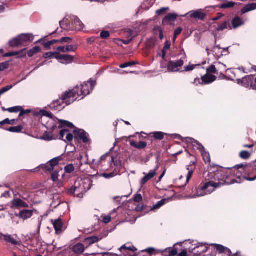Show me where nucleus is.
I'll return each mask as SVG.
<instances>
[{"label": "nucleus", "mask_w": 256, "mask_h": 256, "mask_svg": "<svg viewBox=\"0 0 256 256\" xmlns=\"http://www.w3.org/2000/svg\"><path fill=\"white\" fill-rule=\"evenodd\" d=\"M129 244H126L123 245L122 246L120 247V250L122 252V250H129L132 252H135L137 250L136 248L132 245H130V246H128L127 245Z\"/></svg>", "instance_id": "72a5a7b5"}, {"label": "nucleus", "mask_w": 256, "mask_h": 256, "mask_svg": "<svg viewBox=\"0 0 256 256\" xmlns=\"http://www.w3.org/2000/svg\"><path fill=\"white\" fill-rule=\"evenodd\" d=\"M32 110H24L23 108H22V110H20V113L18 116V118H20L22 116H23L25 114H28L30 113Z\"/></svg>", "instance_id": "13d9d810"}, {"label": "nucleus", "mask_w": 256, "mask_h": 256, "mask_svg": "<svg viewBox=\"0 0 256 256\" xmlns=\"http://www.w3.org/2000/svg\"><path fill=\"white\" fill-rule=\"evenodd\" d=\"M254 76L250 75L246 76L241 79H238L237 82L239 84L246 88H250L254 90Z\"/></svg>", "instance_id": "39448f33"}, {"label": "nucleus", "mask_w": 256, "mask_h": 256, "mask_svg": "<svg viewBox=\"0 0 256 256\" xmlns=\"http://www.w3.org/2000/svg\"><path fill=\"white\" fill-rule=\"evenodd\" d=\"M96 84L95 80L90 79L87 82H84L80 86V92L77 90L78 86H76L73 90L64 92L62 96V100L64 101L66 106L70 105L76 100L79 96H83L82 98H84L86 96L89 94L94 90Z\"/></svg>", "instance_id": "f03ea898"}, {"label": "nucleus", "mask_w": 256, "mask_h": 256, "mask_svg": "<svg viewBox=\"0 0 256 256\" xmlns=\"http://www.w3.org/2000/svg\"><path fill=\"white\" fill-rule=\"evenodd\" d=\"M195 168L196 166L194 164V162H192L191 164L189 166H188L187 168V170L188 171V172L186 176V184L188 182L189 180L191 178L195 170Z\"/></svg>", "instance_id": "b1692460"}, {"label": "nucleus", "mask_w": 256, "mask_h": 256, "mask_svg": "<svg viewBox=\"0 0 256 256\" xmlns=\"http://www.w3.org/2000/svg\"><path fill=\"white\" fill-rule=\"evenodd\" d=\"M192 146L196 148L197 150H199L200 152L204 149V146L196 140H194Z\"/></svg>", "instance_id": "37998d69"}, {"label": "nucleus", "mask_w": 256, "mask_h": 256, "mask_svg": "<svg viewBox=\"0 0 256 256\" xmlns=\"http://www.w3.org/2000/svg\"><path fill=\"white\" fill-rule=\"evenodd\" d=\"M72 25L76 30H80L84 28V24L78 18H75L72 22Z\"/></svg>", "instance_id": "c85d7f7f"}, {"label": "nucleus", "mask_w": 256, "mask_h": 256, "mask_svg": "<svg viewBox=\"0 0 256 256\" xmlns=\"http://www.w3.org/2000/svg\"><path fill=\"white\" fill-rule=\"evenodd\" d=\"M206 72L208 74H216L217 70L216 68L214 65H211L209 68H208L206 70Z\"/></svg>", "instance_id": "3c124183"}, {"label": "nucleus", "mask_w": 256, "mask_h": 256, "mask_svg": "<svg viewBox=\"0 0 256 256\" xmlns=\"http://www.w3.org/2000/svg\"><path fill=\"white\" fill-rule=\"evenodd\" d=\"M228 21H225V22H223L222 23L220 24L218 26V28H216V30L218 32L224 30L228 28Z\"/></svg>", "instance_id": "c9c22d12"}, {"label": "nucleus", "mask_w": 256, "mask_h": 256, "mask_svg": "<svg viewBox=\"0 0 256 256\" xmlns=\"http://www.w3.org/2000/svg\"><path fill=\"white\" fill-rule=\"evenodd\" d=\"M68 132H69V130L67 129H64V130H61L60 132L58 139L64 140V136H65L66 133H68Z\"/></svg>", "instance_id": "864d4df0"}, {"label": "nucleus", "mask_w": 256, "mask_h": 256, "mask_svg": "<svg viewBox=\"0 0 256 256\" xmlns=\"http://www.w3.org/2000/svg\"><path fill=\"white\" fill-rule=\"evenodd\" d=\"M10 64L8 62H5L0 63V72L3 71L9 68Z\"/></svg>", "instance_id": "603ef678"}, {"label": "nucleus", "mask_w": 256, "mask_h": 256, "mask_svg": "<svg viewBox=\"0 0 256 256\" xmlns=\"http://www.w3.org/2000/svg\"><path fill=\"white\" fill-rule=\"evenodd\" d=\"M244 22L238 16L234 17L232 20V27L229 26L231 30L232 28H236L244 24Z\"/></svg>", "instance_id": "aec40b11"}, {"label": "nucleus", "mask_w": 256, "mask_h": 256, "mask_svg": "<svg viewBox=\"0 0 256 256\" xmlns=\"http://www.w3.org/2000/svg\"><path fill=\"white\" fill-rule=\"evenodd\" d=\"M41 50L42 49L39 46H36L28 52V56L29 58H32Z\"/></svg>", "instance_id": "7c9ffc66"}, {"label": "nucleus", "mask_w": 256, "mask_h": 256, "mask_svg": "<svg viewBox=\"0 0 256 256\" xmlns=\"http://www.w3.org/2000/svg\"><path fill=\"white\" fill-rule=\"evenodd\" d=\"M74 170V168L72 164H69L65 166L64 171L67 174H70Z\"/></svg>", "instance_id": "79ce46f5"}, {"label": "nucleus", "mask_w": 256, "mask_h": 256, "mask_svg": "<svg viewBox=\"0 0 256 256\" xmlns=\"http://www.w3.org/2000/svg\"><path fill=\"white\" fill-rule=\"evenodd\" d=\"M56 128H57L56 125L54 124L50 128V131L46 132L42 136V139L45 140H48V141H50V140H54V138L53 136V132H54V130H56Z\"/></svg>", "instance_id": "2eb2a0df"}, {"label": "nucleus", "mask_w": 256, "mask_h": 256, "mask_svg": "<svg viewBox=\"0 0 256 256\" xmlns=\"http://www.w3.org/2000/svg\"><path fill=\"white\" fill-rule=\"evenodd\" d=\"M74 138V135L70 133H68L66 136V140H64V141L65 142H70Z\"/></svg>", "instance_id": "6e6d98bb"}, {"label": "nucleus", "mask_w": 256, "mask_h": 256, "mask_svg": "<svg viewBox=\"0 0 256 256\" xmlns=\"http://www.w3.org/2000/svg\"><path fill=\"white\" fill-rule=\"evenodd\" d=\"M34 36L32 34H21L16 38L10 40L9 43L11 47L15 48L20 45H24L28 42H32Z\"/></svg>", "instance_id": "7ed1b4c3"}, {"label": "nucleus", "mask_w": 256, "mask_h": 256, "mask_svg": "<svg viewBox=\"0 0 256 256\" xmlns=\"http://www.w3.org/2000/svg\"><path fill=\"white\" fill-rule=\"evenodd\" d=\"M10 206L12 209L20 210L22 208H28V204L23 200L14 198L10 202Z\"/></svg>", "instance_id": "0eeeda50"}, {"label": "nucleus", "mask_w": 256, "mask_h": 256, "mask_svg": "<svg viewBox=\"0 0 256 256\" xmlns=\"http://www.w3.org/2000/svg\"><path fill=\"white\" fill-rule=\"evenodd\" d=\"M56 59L60 60L62 64H68L74 62V56L69 54H61L58 52V56H56Z\"/></svg>", "instance_id": "9d476101"}, {"label": "nucleus", "mask_w": 256, "mask_h": 256, "mask_svg": "<svg viewBox=\"0 0 256 256\" xmlns=\"http://www.w3.org/2000/svg\"><path fill=\"white\" fill-rule=\"evenodd\" d=\"M58 43H60V39L59 40H52L48 41V42H47V43L46 44H45V48L46 50H50L51 46H52L54 44H58Z\"/></svg>", "instance_id": "e433bc0d"}, {"label": "nucleus", "mask_w": 256, "mask_h": 256, "mask_svg": "<svg viewBox=\"0 0 256 256\" xmlns=\"http://www.w3.org/2000/svg\"><path fill=\"white\" fill-rule=\"evenodd\" d=\"M167 135V134L162 132H155L150 133L148 138V140L154 138L155 140H161L164 138L165 136Z\"/></svg>", "instance_id": "dca6fc26"}, {"label": "nucleus", "mask_w": 256, "mask_h": 256, "mask_svg": "<svg viewBox=\"0 0 256 256\" xmlns=\"http://www.w3.org/2000/svg\"><path fill=\"white\" fill-rule=\"evenodd\" d=\"M215 247H216V250L220 253L222 254V253L224 252L226 250H228L229 252H231V251L230 250H229L227 248H226L222 245L216 244H215Z\"/></svg>", "instance_id": "58836bf2"}, {"label": "nucleus", "mask_w": 256, "mask_h": 256, "mask_svg": "<svg viewBox=\"0 0 256 256\" xmlns=\"http://www.w3.org/2000/svg\"><path fill=\"white\" fill-rule=\"evenodd\" d=\"M62 160L61 156L56 157L48 162L46 164H42L36 168L31 170L32 172L38 171L39 168L45 170L46 172H52L54 170V167L58 164V162Z\"/></svg>", "instance_id": "20e7f679"}, {"label": "nucleus", "mask_w": 256, "mask_h": 256, "mask_svg": "<svg viewBox=\"0 0 256 256\" xmlns=\"http://www.w3.org/2000/svg\"><path fill=\"white\" fill-rule=\"evenodd\" d=\"M116 175L114 172H112L110 174L104 173L102 174V176L106 178H112Z\"/></svg>", "instance_id": "680f3d73"}, {"label": "nucleus", "mask_w": 256, "mask_h": 256, "mask_svg": "<svg viewBox=\"0 0 256 256\" xmlns=\"http://www.w3.org/2000/svg\"><path fill=\"white\" fill-rule=\"evenodd\" d=\"M166 202V199H162L161 200L158 202L154 206L152 210H156L164 205Z\"/></svg>", "instance_id": "ea45409f"}, {"label": "nucleus", "mask_w": 256, "mask_h": 256, "mask_svg": "<svg viewBox=\"0 0 256 256\" xmlns=\"http://www.w3.org/2000/svg\"><path fill=\"white\" fill-rule=\"evenodd\" d=\"M159 168V165L158 164L155 168L154 170H150L148 174H146L145 172H144V174L145 175V176L140 180V184L142 186H144L146 183L152 178L155 176L156 174V171Z\"/></svg>", "instance_id": "1a4fd4ad"}, {"label": "nucleus", "mask_w": 256, "mask_h": 256, "mask_svg": "<svg viewBox=\"0 0 256 256\" xmlns=\"http://www.w3.org/2000/svg\"><path fill=\"white\" fill-rule=\"evenodd\" d=\"M15 84H14V85H9V86H7L5 87L2 88L0 90V96L4 94V93L7 92L10 89H12Z\"/></svg>", "instance_id": "8fccbe9b"}, {"label": "nucleus", "mask_w": 256, "mask_h": 256, "mask_svg": "<svg viewBox=\"0 0 256 256\" xmlns=\"http://www.w3.org/2000/svg\"><path fill=\"white\" fill-rule=\"evenodd\" d=\"M168 249H166L164 252H166ZM169 254L168 256H175L178 254V250L176 248H174L172 250H170V248L168 249Z\"/></svg>", "instance_id": "bf43d9fd"}, {"label": "nucleus", "mask_w": 256, "mask_h": 256, "mask_svg": "<svg viewBox=\"0 0 256 256\" xmlns=\"http://www.w3.org/2000/svg\"><path fill=\"white\" fill-rule=\"evenodd\" d=\"M54 228L56 234H61L64 230V222L62 218H58L56 220H52Z\"/></svg>", "instance_id": "9b49d317"}, {"label": "nucleus", "mask_w": 256, "mask_h": 256, "mask_svg": "<svg viewBox=\"0 0 256 256\" xmlns=\"http://www.w3.org/2000/svg\"><path fill=\"white\" fill-rule=\"evenodd\" d=\"M190 16L192 18H194L204 20L206 17V14L204 12H201L200 10H197L192 12Z\"/></svg>", "instance_id": "4be33fe9"}, {"label": "nucleus", "mask_w": 256, "mask_h": 256, "mask_svg": "<svg viewBox=\"0 0 256 256\" xmlns=\"http://www.w3.org/2000/svg\"><path fill=\"white\" fill-rule=\"evenodd\" d=\"M184 61L181 58L176 61H170L168 64V70L169 72H176L184 65Z\"/></svg>", "instance_id": "6e6552de"}, {"label": "nucleus", "mask_w": 256, "mask_h": 256, "mask_svg": "<svg viewBox=\"0 0 256 256\" xmlns=\"http://www.w3.org/2000/svg\"><path fill=\"white\" fill-rule=\"evenodd\" d=\"M82 192V188L76 186L75 184L74 186L68 189V193L70 194H74L78 198H82L83 195Z\"/></svg>", "instance_id": "f3484780"}, {"label": "nucleus", "mask_w": 256, "mask_h": 256, "mask_svg": "<svg viewBox=\"0 0 256 256\" xmlns=\"http://www.w3.org/2000/svg\"><path fill=\"white\" fill-rule=\"evenodd\" d=\"M111 217L110 216H106L103 218L102 221L104 224H108L110 222Z\"/></svg>", "instance_id": "774afa93"}, {"label": "nucleus", "mask_w": 256, "mask_h": 256, "mask_svg": "<svg viewBox=\"0 0 256 256\" xmlns=\"http://www.w3.org/2000/svg\"><path fill=\"white\" fill-rule=\"evenodd\" d=\"M4 240L7 242L10 243L14 246L18 245L19 244L18 241L16 240L14 238L9 234H6L4 236Z\"/></svg>", "instance_id": "cd10ccee"}, {"label": "nucleus", "mask_w": 256, "mask_h": 256, "mask_svg": "<svg viewBox=\"0 0 256 256\" xmlns=\"http://www.w3.org/2000/svg\"><path fill=\"white\" fill-rule=\"evenodd\" d=\"M256 9V4L252 3L246 5L244 7L242 8L241 10V12L242 14H244L248 12H250L252 10H254Z\"/></svg>", "instance_id": "bb28decb"}, {"label": "nucleus", "mask_w": 256, "mask_h": 256, "mask_svg": "<svg viewBox=\"0 0 256 256\" xmlns=\"http://www.w3.org/2000/svg\"><path fill=\"white\" fill-rule=\"evenodd\" d=\"M202 156L205 163H208L210 162V157L209 153L204 152L202 153Z\"/></svg>", "instance_id": "49530a36"}, {"label": "nucleus", "mask_w": 256, "mask_h": 256, "mask_svg": "<svg viewBox=\"0 0 256 256\" xmlns=\"http://www.w3.org/2000/svg\"><path fill=\"white\" fill-rule=\"evenodd\" d=\"M58 122L60 123V126H58L59 129L62 128L64 127H67L70 128H75L74 126L68 121L63 120H58Z\"/></svg>", "instance_id": "a878e982"}, {"label": "nucleus", "mask_w": 256, "mask_h": 256, "mask_svg": "<svg viewBox=\"0 0 256 256\" xmlns=\"http://www.w3.org/2000/svg\"><path fill=\"white\" fill-rule=\"evenodd\" d=\"M110 36V32L106 30H103L100 32V38L103 39H106L108 38Z\"/></svg>", "instance_id": "4d7b16f0"}, {"label": "nucleus", "mask_w": 256, "mask_h": 256, "mask_svg": "<svg viewBox=\"0 0 256 256\" xmlns=\"http://www.w3.org/2000/svg\"><path fill=\"white\" fill-rule=\"evenodd\" d=\"M235 2L232 1L230 2H224L221 5V8H231L234 6Z\"/></svg>", "instance_id": "4c0bfd02"}, {"label": "nucleus", "mask_w": 256, "mask_h": 256, "mask_svg": "<svg viewBox=\"0 0 256 256\" xmlns=\"http://www.w3.org/2000/svg\"><path fill=\"white\" fill-rule=\"evenodd\" d=\"M70 249L76 254H82L85 250L84 245L82 243H78L74 246L71 245Z\"/></svg>", "instance_id": "a211bd4d"}, {"label": "nucleus", "mask_w": 256, "mask_h": 256, "mask_svg": "<svg viewBox=\"0 0 256 256\" xmlns=\"http://www.w3.org/2000/svg\"><path fill=\"white\" fill-rule=\"evenodd\" d=\"M56 49L62 52H74L77 50L78 47L76 45H67L58 46Z\"/></svg>", "instance_id": "4468645a"}, {"label": "nucleus", "mask_w": 256, "mask_h": 256, "mask_svg": "<svg viewBox=\"0 0 256 256\" xmlns=\"http://www.w3.org/2000/svg\"><path fill=\"white\" fill-rule=\"evenodd\" d=\"M100 238H99L98 237L96 236L88 237L86 239V240L89 244H94L96 242H98Z\"/></svg>", "instance_id": "f704fd0d"}, {"label": "nucleus", "mask_w": 256, "mask_h": 256, "mask_svg": "<svg viewBox=\"0 0 256 256\" xmlns=\"http://www.w3.org/2000/svg\"><path fill=\"white\" fill-rule=\"evenodd\" d=\"M130 144L131 146L138 150H142L146 148L147 146V142L140 141L138 143H137L134 140H130Z\"/></svg>", "instance_id": "393cba45"}, {"label": "nucleus", "mask_w": 256, "mask_h": 256, "mask_svg": "<svg viewBox=\"0 0 256 256\" xmlns=\"http://www.w3.org/2000/svg\"><path fill=\"white\" fill-rule=\"evenodd\" d=\"M169 10V8H162L160 10H158L156 12V14L158 15H162L164 13H166L167 11Z\"/></svg>", "instance_id": "5fc2aeb1"}, {"label": "nucleus", "mask_w": 256, "mask_h": 256, "mask_svg": "<svg viewBox=\"0 0 256 256\" xmlns=\"http://www.w3.org/2000/svg\"><path fill=\"white\" fill-rule=\"evenodd\" d=\"M236 167L238 168V169H239L240 168H242V170L244 171V172H248L249 171H250L251 170H256V160L254 162H252V164H245V165H244L243 164H241L237 165Z\"/></svg>", "instance_id": "6ab92c4d"}, {"label": "nucleus", "mask_w": 256, "mask_h": 256, "mask_svg": "<svg viewBox=\"0 0 256 256\" xmlns=\"http://www.w3.org/2000/svg\"><path fill=\"white\" fill-rule=\"evenodd\" d=\"M73 134L74 135L75 140H81L84 144L89 142L87 133L84 130L76 128L74 130Z\"/></svg>", "instance_id": "423d86ee"}, {"label": "nucleus", "mask_w": 256, "mask_h": 256, "mask_svg": "<svg viewBox=\"0 0 256 256\" xmlns=\"http://www.w3.org/2000/svg\"><path fill=\"white\" fill-rule=\"evenodd\" d=\"M10 124V120L8 118L0 122V128H2L5 124Z\"/></svg>", "instance_id": "e2e57ef3"}, {"label": "nucleus", "mask_w": 256, "mask_h": 256, "mask_svg": "<svg viewBox=\"0 0 256 256\" xmlns=\"http://www.w3.org/2000/svg\"><path fill=\"white\" fill-rule=\"evenodd\" d=\"M250 156V154L246 150L242 151L240 153V156L244 160L248 159Z\"/></svg>", "instance_id": "a19ab883"}, {"label": "nucleus", "mask_w": 256, "mask_h": 256, "mask_svg": "<svg viewBox=\"0 0 256 256\" xmlns=\"http://www.w3.org/2000/svg\"><path fill=\"white\" fill-rule=\"evenodd\" d=\"M26 50V48L18 52H12L13 53V56H18V58H24L26 56V52H24Z\"/></svg>", "instance_id": "a18cd8bd"}, {"label": "nucleus", "mask_w": 256, "mask_h": 256, "mask_svg": "<svg viewBox=\"0 0 256 256\" xmlns=\"http://www.w3.org/2000/svg\"><path fill=\"white\" fill-rule=\"evenodd\" d=\"M2 109L4 111H8L10 113H17L18 112H20V110H22V106H16L8 108H4L2 107Z\"/></svg>", "instance_id": "c756f323"}, {"label": "nucleus", "mask_w": 256, "mask_h": 256, "mask_svg": "<svg viewBox=\"0 0 256 256\" xmlns=\"http://www.w3.org/2000/svg\"><path fill=\"white\" fill-rule=\"evenodd\" d=\"M2 129L8 131L13 133H20L22 132V130L24 129V126L22 125H18L16 126H12V127H2Z\"/></svg>", "instance_id": "5701e85b"}, {"label": "nucleus", "mask_w": 256, "mask_h": 256, "mask_svg": "<svg viewBox=\"0 0 256 256\" xmlns=\"http://www.w3.org/2000/svg\"><path fill=\"white\" fill-rule=\"evenodd\" d=\"M108 156V154H104L103 156H102L98 160L96 161L94 160H92V164L94 165L98 166L102 163V162L103 161L106 160Z\"/></svg>", "instance_id": "473e14b6"}, {"label": "nucleus", "mask_w": 256, "mask_h": 256, "mask_svg": "<svg viewBox=\"0 0 256 256\" xmlns=\"http://www.w3.org/2000/svg\"><path fill=\"white\" fill-rule=\"evenodd\" d=\"M32 215L33 211L32 210H20L18 214H16V216L24 220L30 218Z\"/></svg>", "instance_id": "f8f14e48"}, {"label": "nucleus", "mask_w": 256, "mask_h": 256, "mask_svg": "<svg viewBox=\"0 0 256 256\" xmlns=\"http://www.w3.org/2000/svg\"><path fill=\"white\" fill-rule=\"evenodd\" d=\"M208 170V179L210 182L199 186L195 196H202L210 194L214 188L222 186L241 183L244 180L254 181L256 179V176L252 178L248 176H238L235 178L231 170L224 169L218 166H210Z\"/></svg>", "instance_id": "f257e3e1"}, {"label": "nucleus", "mask_w": 256, "mask_h": 256, "mask_svg": "<svg viewBox=\"0 0 256 256\" xmlns=\"http://www.w3.org/2000/svg\"><path fill=\"white\" fill-rule=\"evenodd\" d=\"M216 76L207 73L202 76V84L204 85L208 84L214 82L216 80Z\"/></svg>", "instance_id": "ddd939ff"}, {"label": "nucleus", "mask_w": 256, "mask_h": 256, "mask_svg": "<svg viewBox=\"0 0 256 256\" xmlns=\"http://www.w3.org/2000/svg\"><path fill=\"white\" fill-rule=\"evenodd\" d=\"M58 172L59 171L58 170H55L51 174V178L54 182H56L58 180L59 176Z\"/></svg>", "instance_id": "de8ad7c7"}, {"label": "nucleus", "mask_w": 256, "mask_h": 256, "mask_svg": "<svg viewBox=\"0 0 256 256\" xmlns=\"http://www.w3.org/2000/svg\"><path fill=\"white\" fill-rule=\"evenodd\" d=\"M58 52H47L44 53L43 54V58L46 59L52 58H56V56H58Z\"/></svg>", "instance_id": "2f4dec72"}, {"label": "nucleus", "mask_w": 256, "mask_h": 256, "mask_svg": "<svg viewBox=\"0 0 256 256\" xmlns=\"http://www.w3.org/2000/svg\"><path fill=\"white\" fill-rule=\"evenodd\" d=\"M42 114L44 116H46L47 117H48V118H50L52 119L54 118V114L52 113L49 112H47L46 110H44L43 111Z\"/></svg>", "instance_id": "69168bd1"}, {"label": "nucleus", "mask_w": 256, "mask_h": 256, "mask_svg": "<svg viewBox=\"0 0 256 256\" xmlns=\"http://www.w3.org/2000/svg\"><path fill=\"white\" fill-rule=\"evenodd\" d=\"M138 62H126L122 64L120 66V67L122 68H124L128 66H134L136 64H138Z\"/></svg>", "instance_id": "c03bdc74"}, {"label": "nucleus", "mask_w": 256, "mask_h": 256, "mask_svg": "<svg viewBox=\"0 0 256 256\" xmlns=\"http://www.w3.org/2000/svg\"><path fill=\"white\" fill-rule=\"evenodd\" d=\"M193 84H194L196 86H198L199 84L204 85L203 84H202V78L200 79L198 78H196L194 80Z\"/></svg>", "instance_id": "338daca9"}, {"label": "nucleus", "mask_w": 256, "mask_h": 256, "mask_svg": "<svg viewBox=\"0 0 256 256\" xmlns=\"http://www.w3.org/2000/svg\"><path fill=\"white\" fill-rule=\"evenodd\" d=\"M178 16V15L176 14H168L162 20V24L166 25L171 22H174Z\"/></svg>", "instance_id": "412c9836"}, {"label": "nucleus", "mask_w": 256, "mask_h": 256, "mask_svg": "<svg viewBox=\"0 0 256 256\" xmlns=\"http://www.w3.org/2000/svg\"><path fill=\"white\" fill-rule=\"evenodd\" d=\"M72 39L70 37H62L60 39V44H70L72 42Z\"/></svg>", "instance_id": "09e8293b"}, {"label": "nucleus", "mask_w": 256, "mask_h": 256, "mask_svg": "<svg viewBox=\"0 0 256 256\" xmlns=\"http://www.w3.org/2000/svg\"><path fill=\"white\" fill-rule=\"evenodd\" d=\"M194 140H195L192 138H184V139L182 140V142H184L187 144H191L192 145Z\"/></svg>", "instance_id": "052dcab7"}, {"label": "nucleus", "mask_w": 256, "mask_h": 256, "mask_svg": "<svg viewBox=\"0 0 256 256\" xmlns=\"http://www.w3.org/2000/svg\"><path fill=\"white\" fill-rule=\"evenodd\" d=\"M142 200V196L140 194H137L135 195L134 198V200L136 202H139Z\"/></svg>", "instance_id": "0e129e2a"}]
</instances>
